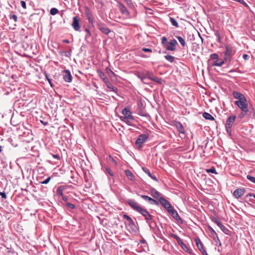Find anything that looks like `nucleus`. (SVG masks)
Here are the masks:
<instances>
[{"label":"nucleus","instance_id":"obj_36","mask_svg":"<svg viewBox=\"0 0 255 255\" xmlns=\"http://www.w3.org/2000/svg\"><path fill=\"white\" fill-rule=\"evenodd\" d=\"M162 44L164 45L165 46L167 45V39L165 37H162V41H161Z\"/></svg>","mask_w":255,"mask_h":255},{"label":"nucleus","instance_id":"obj_33","mask_svg":"<svg viewBox=\"0 0 255 255\" xmlns=\"http://www.w3.org/2000/svg\"><path fill=\"white\" fill-rule=\"evenodd\" d=\"M125 1L126 2L127 4L130 8H132L134 7V6L132 3L131 0H125Z\"/></svg>","mask_w":255,"mask_h":255},{"label":"nucleus","instance_id":"obj_53","mask_svg":"<svg viewBox=\"0 0 255 255\" xmlns=\"http://www.w3.org/2000/svg\"><path fill=\"white\" fill-rule=\"evenodd\" d=\"M216 222L217 225L220 228V229L221 228L222 226H223V225L220 222L216 221Z\"/></svg>","mask_w":255,"mask_h":255},{"label":"nucleus","instance_id":"obj_55","mask_svg":"<svg viewBox=\"0 0 255 255\" xmlns=\"http://www.w3.org/2000/svg\"><path fill=\"white\" fill-rule=\"evenodd\" d=\"M216 35L218 36V41L220 42H221V37L220 36V34H219V32H217L216 33Z\"/></svg>","mask_w":255,"mask_h":255},{"label":"nucleus","instance_id":"obj_38","mask_svg":"<svg viewBox=\"0 0 255 255\" xmlns=\"http://www.w3.org/2000/svg\"><path fill=\"white\" fill-rule=\"evenodd\" d=\"M219 57V56L217 54L213 53L210 56V58L212 59H217Z\"/></svg>","mask_w":255,"mask_h":255},{"label":"nucleus","instance_id":"obj_60","mask_svg":"<svg viewBox=\"0 0 255 255\" xmlns=\"http://www.w3.org/2000/svg\"><path fill=\"white\" fill-rule=\"evenodd\" d=\"M53 157L55 158H57V159H59L60 157L57 154H56V155H53Z\"/></svg>","mask_w":255,"mask_h":255},{"label":"nucleus","instance_id":"obj_6","mask_svg":"<svg viewBox=\"0 0 255 255\" xmlns=\"http://www.w3.org/2000/svg\"><path fill=\"white\" fill-rule=\"evenodd\" d=\"M80 20L78 16H74L73 17V21L72 24L73 28L76 31H79L81 26L80 25Z\"/></svg>","mask_w":255,"mask_h":255},{"label":"nucleus","instance_id":"obj_42","mask_svg":"<svg viewBox=\"0 0 255 255\" xmlns=\"http://www.w3.org/2000/svg\"><path fill=\"white\" fill-rule=\"evenodd\" d=\"M150 203L151 204H153V205H158L159 203L158 202V201H157L156 200L153 199H152L151 202H150Z\"/></svg>","mask_w":255,"mask_h":255},{"label":"nucleus","instance_id":"obj_11","mask_svg":"<svg viewBox=\"0 0 255 255\" xmlns=\"http://www.w3.org/2000/svg\"><path fill=\"white\" fill-rule=\"evenodd\" d=\"M245 193V190L244 188H238L235 190L234 192V196L236 198H239L243 196Z\"/></svg>","mask_w":255,"mask_h":255},{"label":"nucleus","instance_id":"obj_61","mask_svg":"<svg viewBox=\"0 0 255 255\" xmlns=\"http://www.w3.org/2000/svg\"><path fill=\"white\" fill-rule=\"evenodd\" d=\"M63 42L64 43H69V41L68 39H64V40H63Z\"/></svg>","mask_w":255,"mask_h":255},{"label":"nucleus","instance_id":"obj_2","mask_svg":"<svg viewBox=\"0 0 255 255\" xmlns=\"http://www.w3.org/2000/svg\"><path fill=\"white\" fill-rule=\"evenodd\" d=\"M128 203L133 210L140 213L143 216H144L146 222H148V221H150L152 219V216L149 214L147 210L142 208L134 200H128Z\"/></svg>","mask_w":255,"mask_h":255},{"label":"nucleus","instance_id":"obj_8","mask_svg":"<svg viewBox=\"0 0 255 255\" xmlns=\"http://www.w3.org/2000/svg\"><path fill=\"white\" fill-rule=\"evenodd\" d=\"M177 44V42L175 39L171 40L168 45L165 46V48L167 50L174 51L175 49V45Z\"/></svg>","mask_w":255,"mask_h":255},{"label":"nucleus","instance_id":"obj_15","mask_svg":"<svg viewBox=\"0 0 255 255\" xmlns=\"http://www.w3.org/2000/svg\"><path fill=\"white\" fill-rule=\"evenodd\" d=\"M175 126L180 133H184V128L181 123L176 122L175 124Z\"/></svg>","mask_w":255,"mask_h":255},{"label":"nucleus","instance_id":"obj_59","mask_svg":"<svg viewBox=\"0 0 255 255\" xmlns=\"http://www.w3.org/2000/svg\"><path fill=\"white\" fill-rule=\"evenodd\" d=\"M61 197H62V199L64 201H67V198L66 196H64L63 195V196H61Z\"/></svg>","mask_w":255,"mask_h":255},{"label":"nucleus","instance_id":"obj_45","mask_svg":"<svg viewBox=\"0 0 255 255\" xmlns=\"http://www.w3.org/2000/svg\"><path fill=\"white\" fill-rule=\"evenodd\" d=\"M50 179H51L50 177H48L46 180H45L44 181L41 182V183L43 184H47L50 181Z\"/></svg>","mask_w":255,"mask_h":255},{"label":"nucleus","instance_id":"obj_30","mask_svg":"<svg viewBox=\"0 0 255 255\" xmlns=\"http://www.w3.org/2000/svg\"><path fill=\"white\" fill-rule=\"evenodd\" d=\"M224 61L221 60L220 61H216L214 62L213 66H221L224 64Z\"/></svg>","mask_w":255,"mask_h":255},{"label":"nucleus","instance_id":"obj_25","mask_svg":"<svg viewBox=\"0 0 255 255\" xmlns=\"http://www.w3.org/2000/svg\"><path fill=\"white\" fill-rule=\"evenodd\" d=\"M97 73L102 80H104L107 77L105 74L100 70H97Z\"/></svg>","mask_w":255,"mask_h":255},{"label":"nucleus","instance_id":"obj_34","mask_svg":"<svg viewBox=\"0 0 255 255\" xmlns=\"http://www.w3.org/2000/svg\"><path fill=\"white\" fill-rule=\"evenodd\" d=\"M206 171L208 173L211 172L212 173L217 174V173L216 171V169L214 167H212V168L207 169Z\"/></svg>","mask_w":255,"mask_h":255},{"label":"nucleus","instance_id":"obj_3","mask_svg":"<svg viewBox=\"0 0 255 255\" xmlns=\"http://www.w3.org/2000/svg\"><path fill=\"white\" fill-rule=\"evenodd\" d=\"M148 135L146 134H142L138 136L137 137L135 143L139 147H140L142 144L145 141V140L147 139Z\"/></svg>","mask_w":255,"mask_h":255},{"label":"nucleus","instance_id":"obj_32","mask_svg":"<svg viewBox=\"0 0 255 255\" xmlns=\"http://www.w3.org/2000/svg\"><path fill=\"white\" fill-rule=\"evenodd\" d=\"M58 12V10L56 8H52L50 9V13L51 15H55Z\"/></svg>","mask_w":255,"mask_h":255},{"label":"nucleus","instance_id":"obj_24","mask_svg":"<svg viewBox=\"0 0 255 255\" xmlns=\"http://www.w3.org/2000/svg\"><path fill=\"white\" fill-rule=\"evenodd\" d=\"M133 119H129L128 118H124V119H121V120L126 123L127 125L129 126H132V124L131 121H133Z\"/></svg>","mask_w":255,"mask_h":255},{"label":"nucleus","instance_id":"obj_19","mask_svg":"<svg viewBox=\"0 0 255 255\" xmlns=\"http://www.w3.org/2000/svg\"><path fill=\"white\" fill-rule=\"evenodd\" d=\"M106 86H107V88H108L111 91L117 92L118 91V89L116 87L113 86L110 82L108 83Z\"/></svg>","mask_w":255,"mask_h":255},{"label":"nucleus","instance_id":"obj_22","mask_svg":"<svg viewBox=\"0 0 255 255\" xmlns=\"http://www.w3.org/2000/svg\"><path fill=\"white\" fill-rule=\"evenodd\" d=\"M203 117L207 120H209L211 121L214 120V118L210 114L208 113H204L203 115Z\"/></svg>","mask_w":255,"mask_h":255},{"label":"nucleus","instance_id":"obj_40","mask_svg":"<svg viewBox=\"0 0 255 255\" xmlns=\"http://www.w3.org/2000/svg\"><path fill=\"white\" fill-rule=\"evenodd\" d=\"M171 236L172 237H173V238L175 239L177 241V242L178 241H180V240L181 239L176 234H171Z\"/></svg>","mask_w":255,"mask_h":255},{"label":"nucleus","instance_id":"obj_5","mask_svg":"<svg viewBox=\"0 0 255 255\" xmlns=\"http://www.w3.org/2000/svg\"><path fill=\"white\" fill-rule=\"evenodd\" d=\"M159 202L165 209H167L168 212L172 208L170 203L163 198H159Z\"/></svg>","mask_w":255,"mask_h":255},{"label":"nucleus","instance_id":"obj_28","mask_svg":"<svg viewBox=\"0 0 255 255\" xmlns=\"http://www.w3.org/2000/svg\"><path fill=\"white\" fill-rule=\"evenodd\" d=\"M221 229L225 234L230 235L231 231L225 226H222Z\"/></svg>","mask_w":255,"mask_h":255},{"label":"nucleus","instance_id":"obj_10","mask_svg":"<svg viewBox=\"0 0 255 255\" xmlns=\"http://www.w3.org/2000/svg\"><path fill=\"white\" fill-rule=\"evenodd\" d=\"M146 76L147 77L151 80L156 82L157 83H160L161 82V79L157 78V77L154 76L152 73H150L149 71L146 72L145 74Z\"/></svg>","mask_w":255,"mask_h":255},{"label":"nucleus","instance_id":"obj_12","mask_svg":"<svg viewBox=\"0 0 255 255\" xmlns=\"http://www.w3.org/2000/svg\"><path fill=\"white\" fill-rule=\"evenodd\" d=\"M63 79L65 81L67 82H71L72 81V75L68 70H65L64 71Z\"/></svg>","mask_w":255,"mask_h":255},{"label":"nucleus","instance_id":"obj_9","mask_svg":"<svg viewBox=\"0 0 255 255\" xmlns=\"http://www.w3.org/2000/svg\"><path fill=\"white\" fill-rule=\"evenodd\" d=\"M236 117L235 116H232L229 117L226 121V128H228V129H230L231 128L232 125H233Z\"/></svg>","mask_w":255,"mask_h":255},{"label":"nucleus","instance_id":"obj_17","mask_svg":"<svg viewBox=\"0 0 255 255\" xmlns=\"http://www.w3.org/2000/svg\"><path fill=\"white\" fill-rule=\"evenodd\" d=\"M123 217L124 219H126L128 221V225L129 226L135 227V224L134 223V222L133 221V220L131 219V218L129 216H128L127 215L125 214V215H124Z\"/></svg>","mask_w":255,"mask_h":255},{"label":"nucleus","instance_id":"obj_13","mask_svg":"<svg viewBox=\"0 0 255 255\" xmlns=\"http://www.w3.org/2000/svg\"><path fill=\"white\" fill-rule=\"evenodd\" d=\"M119 8L121 12V13L123 14H125L126 16H128L129 14V12L127 10L126 6L122 3H119Z\"/></svg>","mask_w":255,"mask_h":255},{"label":"nucleus","instance_id":"obj_31","mask_svg":"<svg viewBox=\"0 0 255 255\" xmlns=\"http://www.w3.org/2000/svg\"><path fill=\"white\" fill-rule=\"evenodd\" d=\"M140 197L144 200H146V201H148L149 202H150L152 199L151 197H150L148 196H146V195H140Z\"/></svg>","mask_w":255,"mask_h":255},{"label":"nucleus","instance_id":"obj_48","mask_svg":"<svg viewBox=\"0 0 255 255\" xmlns=\"http://www.w3.org/2000/svg\"><path fill=\"white\" fill-rule=\"evenodd\" d=\"M85 31L87 32V35H86V37L87 38L88 37L90 36H91L90 31L88 29H86Z\"/></svg>","mask_w":255,"mask_h":255},{"label":"nucleus","instance_id":"obj_47","mask_svg":"<svg viewBox=\"0 0 255 255\" xmlns=\"http://www.w3.org/2000/svg\"><path fill=\"white\" fill-rule=\"evenodd\" d=\"M239 2L244 4L246 7H249L248 5L243 0H239Z\"/></svg>","mask_w":255,"mask_h":255},{"label":"nucleus","instance_id":"obj_46","mask_svg":"<svg viewBox=\"0 0 255 255\" xmlns=\"http://www.w3.org/2000/svg\"><path fill=\"white\" fill-rule=\"evenodd\" d=\"M106 71L108 73H111L113 75H115V73L108 67L106 68Z\"/></svg>","mask_w":255,"mask_h":255},{"label":"nucleus","instance_id":"obj_63","mask_svg":"<svg viewBox=\"0 0 255 255\" xmlns=\"http://www.w3.org/2000/svg\"><path fill=\"white\" fill-rule=\"evenodd\" d=\"M88 19L90 22L92 23L93 22L92 19L90 17H89Z\"/></svg>","mask_w":255,"mask_h":255},{"label":"nucleus","instance_id":"obj_58","mask_svg":"<svg viewBox=\"0 0 255 255\" xmlns=\"http://www.w3.org/2000/svg\"><path fill=\"white\" fill-rule=\"evenodd\" d=\"M177 243L180 245V246L183 244L181 239L180 240V241H178Z\"/></svg>","mask_w":255,"mask_h":255},{"label":"nucleus","instance_id":"obj_4","mask_svg":"<svg viewBox=\"0 0 255 255\" xmlns=\"http://www.w3.org/2000/svg\"><path fill=\"white\" fill-rule=\"evenodd\" d=\"M122 114L123 116H121L120 117V119H124V118H128L129 119H133V117L131 115V113L130 111L127 108H125L122 110Z\"/></svg>","mask_w":255,"mask_h":255},{"label":"nucleus","instance_id":"obj_21","mask_svg":"<svg viewBox=\"0 0 255 255\" xmlns=\"http://www.w3.org/2000/svg\"><path fill=\"white\" fill-rule=\"evenodd\" d=\"M226 48V52H225V55L226 56H230L231 55L232 53V48L229 46H225Z\"/></svg>","mask_w":255,"mask_h":255},{"label":"nucleus","instance_id":"obj_41","mask_svg":"<svg viewBox=\"0 0 255 255\" xmlns=\"http://www.w3.org/2000/svg\"><path fill=\"white\" fill-rule=\"evenodd\" d=\"M9 17L10 19H13L15 22L17 21V16L15 14L10 15Z\"/></svg>","mask_w":255,"mask_h":255},{"label":"nucleus","instance_id":"obj_54","mask_svg":"<svg viewBox=\"0 0 255 255\" xmlns=\"http://www.w3.org/2000/svg\"><path fill=\"white\" fill-rule=\"evenodd\" d=\"M106 171L110 175L113 176V174L112 173L111 170L109 168H107Z\"/></svg>","mask_w":255,"mask_h":255},{"label":"nucleus","instance_id":"obj_49","mask_svg":"<svg viewBox=\"0 0 255 255\" xmlns=\"http://www.w3.org/2000/svg\"><path fill=\"white\" fill-rule=\"evenodd\" d=\"M243 57L245 60H248L249 59V56L246 54L243 55Z\"/></svg>","mask_w":255,"mask_h":255},{"label":"nucleus","instance_id":"obj_57","mask_svg":"<svg viewBox=\"0 0 255 255\" xmlns=\"http://www.w3.org/2000/svg\"><path fill=\"white\" fill-rule=\"evenodd\" d=\"M226 128V130H227V131L228 132V133H229V134H231V128H230V129H228V128Z\"/></svg>","mask_w":255,"mask_h":255},{"label":"nucleus","instance_id":"obj_7","mask_svg":"<svg viewBox=\"0 0 255 255\" xmlns=\"http://www.w3.org/2000/svg\"><path fill=\"white\" fill-rule=\"evenodd\" d=\"M98 28L103 33L108 34L111 32V30L106 27L103 23H99L98 24Z\"/></svg>","mask_w":255,"mask_h":255},{"label":"nucleus","instance_id":"obj_43","mask_svg":"<svg viewBox=\"0 0 255 255\" xmlns=\"http://www.w3.org/2000/svg\"><path fill=\"white\" fill-rule=\"evenodd\" d=\"M142 50L146 52H152V49L150 48H143Z\"/></svg>","mask_w":255,"mask_h":255},{"label":"nucleus","instance_id":"obj_56","mask_svg":"<svg viewBox=\"0 0 255 255\" xmlns=\"http://www.w3.org/2000/svg\"><path fill=\"white\" fill-rule=\"evenodd\" d=\"M139 78L140 79V80H141V81L143 83H145L144 80V79H145V77H143V76H139Z\"/></svg>","mask_w":255,"mask_h":255},{"label":"nucleus","instance_id":"obj_64","mask_svg":"<svg viewBox=\"0 0 255 255\" xmlns=\"http://www.w3.org/2000/svg\"><path fill=\"white\" fill-rule=\"evenodd\" d=\"M202 254H203V255H208L207 254V253H206V251H205V252H204L203 253H202Z\"/></svg>","mask_w":255,"mask_h":255},{"label":"nucleus","instance_id":"obj_1","mask_svg":"<svg viewBox=\"0 0 255 255\" xmlns=\"http://www.w3.org/2000/svg\"><path fill=\"white\" fill-rule=\"evenodd\" d=\"M233 96L235 99H238V101L235 102V104L243 112L245 113V114H247L249 110L247 101L245 97L242 94L237 91H234L233 92Z\"/></svg>","mask_w":255,"mask_h":255},{"label":"nucleus","instance_id":"obj_20","mask_svg":"<svg viewBox=\"0 0 255 255\" xmlns=\"http://www.w3.org/2000/svg\"><path fill=\"white\" fill-rule=\"evenodd\" d=\"M66 189V186H60L57 190V193L61 196H63V192L64 190Z\"/></svg>","mask_w":255,"mask_h":255},{"label":"nucleus","instance_id":"obj_18","mask_svg":"<svg viewBox=\"0 0 255 255\" xmlns=\"http://www.w3.org/2000/svg\"><path fill=\"white\" fill-rule=\"evenodd\" d=\"M168 212L170 213L172 216L176 220H177L178 218H180L177 212L174 210L173 207L170 210H169Z\"/></svg>","mask_w":255,"mask_h":255},{"label":"nucleus","instance_id":"obj_26","mask_svg":"<svg viewBox=\"0 0 255 255\" xmlns=\"http://www.w3.org/2000/svg\"><path fill=\"white\" fill-rule=\"evenodd\" d=\"M170 21L172 25L175 26L176 27H178V23L175 18L173 17H170Z\"/></svg>","mask_w":255,"mask_h":255},{"label":"nucleus","instance_id":"obj_50","mask_svg":"<svg viewBox=\"0 0 255 255\" xmlns=\"http://www.w3.org/2000/svg\"><path fill=\"white\" fill-rule=\"evenodd\" d=\"M0 195L2 198L6 199V194L4 192H0Z\"/></svg>","mask_w":255,"mask_h":255},{"label":"nucleus","instance_id":"obj_29","mask_svg":"<svg viewBox=\"0 0 255 255\" xmlns=\"http://www.w3.org/2000/svg\"><path fill=\"white\" fill-rule=\"evenodd\" d=\"M176 38H177V39L178 40V41H179V42L180 43L181 45L183 47H184L185 46L186 44H185V42L184 39L180 36H177Z\"/></svg>","mask_w":255,"mask_h":255},{"label":"nucleus","instance_id":"obj_27","mask_svg":"<svg viewBox=\"0 0 255 255\" xmlns=\"http://www.w3.org/2000/svg\"><path fill=\"white\" fill-rule=\"evenodd\" d=\"M165 58L170 62H173L175 60V57L170 55L164 56Z\"/></svg>","mask_w":255,"mask_h":255},{"label":"nucleus","instance_id":"obj_52","mask_svg":"<svg viewBox=\"0 0 255 255\" xmlns=\"http://www.w3.org/2000/svg\"><path fill=\"white\" fill-rule=\"evenodd\" d=\"M102 80L103 81L105 85L107 84L108 83L110 82L107 77H106V78Z\"/></svg>","mask_w":255,"mask_h":255},{"label":"nucleus","instance_id":"obj_35","mask_svg":"<svg viewBox=\"0 0 255 255\" xmlns=\"http://www.w3.org/2000/svg\"><path fill=\"white\" fill-rule=\"evenodd\" d=\"M247 178L248 180H249L250 181L255 183V177H253L250 175H248L247 176Z\"/></svg>","mask_w":255,"mask_h":255},{"label":"nucleus","instance_id":"obj_39","mask_svg":"<svg viewBox=\"0 0 255 255\" xmlns=\"http://www.w3.org/2000/svg\"><path fill=\"white\" fill-rule=\"evenodd\" d=\"M66 205L71 209H74L75 208V206L74 204L70 203H66Z\"/></svg>","mask_w":255,"mask_h":255},{"label":"nucleus","instance_id":"obj_16","mask_svg":"<svg viewBox=\"0 0 255 255\" xmlns=\"http://www.w3.org/2000/svg\"><path fill=\"white\" fill-rule=\"evenodd\" d=\"M150 192L152 196L154 198L157 199L158 200L159 198H161L160 193L158 191H157L156 189L152 188L150 189Z\"/></svg>","mask_w":255,"mask_h":255},{"label":"nucleus","instance_id":"obj_23","mask_svg":"<svg viewBox=\"0 0 255 255\" xmlns=\"http://www.w3.org/2000/svg\"><path fill=\"white\" fill-rule=\"evenodd\" d=\"M126 174L129 179H130L131 180H133V179H134V176L130 171L128 170H126Z\"/></svg>","mask_w":255,"mask_h":255},{"label":"nucleus","instance_id":"obj_37","mask_svg":"<svg viewBox=\"0 0 255 255\" xmlns=\"http://www.w3.org/2000/svg\"><path fill=\"white\" fill-rule=\"evenodd\" d=\"M181 248L185 251H186V252H188L189 251V249H188V248L187 247V246L185 244H183L181 246Z\"/></svg>","mask_w":255,"mask_h":255},{"label":"nucleus","instance_id":"obj_51","mask_svg":"<svg viewBox=\"0 0 255 255\" xmlns=\"http://www.w3.org/2000/svg\"><path fill=\"white\" fill-rule=\"evenodd\" d=\"M143 169L144 171H145V172L146 173H147V175H148L149 177H151V174L150 172H149V171L148 170H147V169H146V170H145V169H144V168H143Z\"/></svg>","mask_w":255,"mask_h":255},{"label":"nucleus","instance_id":"obj_44","mask_svg":"<svg viewBox=\"0 0 255 255\" xmlns=\"http://www.w3.org/2000/svg\"><path fill=\"white\" fill-rule=\"evenodd\" d=\"M20 3H21V5L22 6V7L24 8V9H26V3L24 1H23V0H21L20 1Z\"/></svg>","mask_w":255,"mask_h":255},{"label":"nucleus","instance_id":"obj_62","mask_svg":"<svg viewBox=\"0 0 255 255\" xmlns=\"http://www.w3.org/2000/svg\"><path fill=\"white\" fill-rule=\"evenodd\" d=\"M48 82L49 83V84H50L51 86V87H53V85L52 84V83H51V80L50 79H48Z\"/></svg>","mask_w":255,"mask_h":255},{"label":"nucleus","instance_id":"obj_14","mask_svg":"<svg viewBox=\"0 0 255 255\" xmlns=\"http://www.w3.org/2000/svg\"><path fill=\"white\" fill-rule=\"evenodd\" d=\"M195 242H196V245H197L198 249L201 251V252L202 253H203L204 252H205L206 251L204 249V248L203 247V245L202 243H201L200 240L199 239H195Z\"/></svg>","mask_w":255,"mask_h":255}]
</instances>
